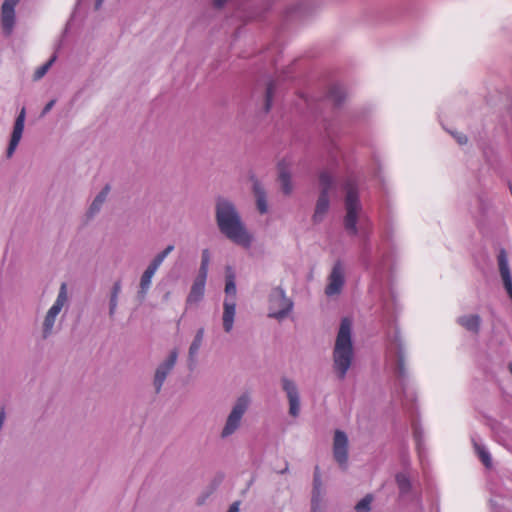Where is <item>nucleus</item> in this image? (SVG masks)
<instances>
[{"label": "nucleus", "mask_w": 512, "mask_h": 512, "mask_svg": "<svg viewBox=\"0 0 512 512\" xmlns=\"http://www.w3.org/2000/svg\"><path fill=\"white\" fill-rule=\"evenodd\" d=\"M178 352L177 350H172L169 355L160 363L155 369L153 376V387L155 393H160L162 390L163 384L166 381L168 375L174 369V366L177 362Z\"/></svg>", "instance_id": "9d476101"}, {"label": "nucleus", "mask_w": 512, "mask_h": 512, "mask_svg": "<svg viewBox=\"0 0 512 512\" xmlns=\"http://www.w3.org/2000/svg\"><path fill=\"white\" fill-rule=\"evenodd\" d=\"M282 390L285 392L288 404H289V415L296 418L300 414L301 402L300 393L297 384L294 380L288 377L281 378Z\"/></svg>", "instance_id": "9b49d317"}, {"label": "nucleus", "mask_w": 512, "mask_h": 512, "mask_svg": "<svg viewBox=\"0 0 512 512\" xmlns=\"http://www.w3.org/2000/svg\"><path fill=\"white\" fill-rule=\"evenodd\" d=\"M110 187L106 185L94 198L92 201L89 209H88V216L94 217L97 213L100 212L104 202L107 199V196L109 194Z\"/></svg>", "instance_id": "b1692460"}, {"label": "nucleus", "mask_w": 512, "mask_h": 512, "mask_svg": "<svg viewBox=\"0 0 512 512\" xmlns=\"http://www.w3.org/2000/svg\"><path fill=\"white\" fill-rule=\"evenodd\" d=\"M475 451L480 458L481 462L487 467L490 468L492 466V458L489 451L481 444L474 441Z\"/></svg>", "instance_id": "cd10ccee"}, {"label": "nucleus", "mask_w": 512, "mask_h": 512, "mask_svg": "<svg viewBox=\"0 0 512 512\" xmlns=\"http://www.w3.org/2000/svg\"><path fill=\"white\" fill-rule=\"evenodd\" d=\"M288 471V464H286L285 468H283V470L280 471L281 474H284Z\"/></svg>", "instance_id": "37998d69"}, {"label": "nucleus", "mask_w": 512, "mask_h": 512, "mask_svg": "<svg viewBox=\"0 0 512 512\" xmlns=\"http://www.w3.org/2000/svg\"><path fill=\"white\" fill-rule=\"evenodd\" d=\"M373 501V497L370 494H367L364 498H362L356 505V512H369L371 510V503Z\"/></svg>", "instance_id": "2f4dec72"}, {"label": "nucleus", "mask_w": 512, "mask_h": 512, "mask_svg": "<svg viewBox=\"0 0 512 512\" xmlns=\"http://www.w3.org/2000/svg\"><path fill=\"white\" fill-rule=\"evenodd\" d=\"M207 497H208V494L199 496V497L197 498V500H196V504H197L198 506L203 505V504L205 503V501H206V498H207Z\"/></svg>", "instance_id": "4c0bfd02"}, {"label": "nucleus", "mask_w": 512, "mask_h": 512, "mask_svg": "<svg viewBox=\"0 0 512 512\" xmlns=\"http://www.w3.org/2000/svg\"><path fill=\"white\" fill-rule=\"evenodd\" d=\"M344 190L346 193L344 199V229L349 236L361 235L360 261L364 268L371 273L373 285L381 284L386 265L385 257L380 248H377V259H373L372 247L369 241L370 229L366 227L369 221L363 211L355 184L348 180L344 184Z\"/></svg>", "instance_id": "f257e3e1"}, {"label": "nucleus", "mask_w": 512, "mask_h": 512, "mask_svg": "<svg viewBox=\"0 0 512 512\" xmlns=\"http://www.w3.org/2000/svg\"><path fill=\"white\" fill-rule=\"evenodd\" d=\"M227 512H239V503L238 502H235L233 503Z\"/></svg>", "instance_id": "58836bf2"}, {"label": "nucleus", "mask_w": 512, "mask_h": 512, "mask_svg": "<svg viewBox=\"0 0 512 512\" xmlns=\"http://www.w3.org/2000/svg\"><path fill=\"white\" fill-rule=\"evenodd\" d=\"M293 306V301L287 297L284 289L275 287L268 297V317L281 321L289 315Z\"/></svg>", "instance_id": "6e6552de"}, {"label": "nucleus", "mask_w": 512, "mask_h": 512, "mask_svg": "<svg viewBox=\"0 0 512 512\" xmlns=\"http://www.w3.org/2000/svg\"><path fill=\"white\" fill-rule=\"evenodd\" d=\"M166 257L167 255L162 251L153 258V260L149 263L148 266L157 271Z\"/></svg>", "instance_id": "72a5a7b5"}, {"label": "nucleus", "mask_w": 512, "mask_h": 512, "mask_svg": "<svg viewBox=\"0 0 512 512\" xmlns=\"http://www.w3.org/2000/svg\"><path fill=\"white\" fill-rule=\"evenodd\" d=\"M274 89H275L274 84L272 82L269 83L266 88V97H265V106H264L265 112H268L271 108Z\"/></svg>", "instance_id": "473e14b6"}, {"label": "nucleus", "mask_w": 512, "mask_h": 512, "mask_svg": "<svg viewBox=\"0 0 512 512\" xmlns=\"http://www.w3.org/2000/svg\"><path fill=\"white\" fill-rule=\"evenodd\" d=\"M457 323L467 331L477 334L480 330L481 317L477 314H466L458 317Z\"/></svg>", "instance_id": "412c9836"}, {"label": "nucleus", "mask_w": 512, "mask_h": 512, "mask_svg": "<svg viewBox=\"0 0 512 512\" xmlns=\"http://www.w3.org/2000/svg\"><path fill=\"white\" fill-rule=\"evenodd\" d=\"M55 103H56V100H55V99L50 100V101H49V102L44 106V108H43V110H42V112H41V115H40V116H41V117H44L46 114H48V113L51 111V109L54 107Z\"/></svg>", "instance_id": "c9c22d12"}, {"label": "nucleus", "mask_w": 512, "mask_h": 512, "mask_svg": "<svg viewBox=\"0 0 512 512\" xmlns=\"http://www.w3.org/2000/svg\"><path fill=\"white\" fill-rule=\"evenodd\" d=\"M174 250V245H168L163 252L168 256Z\"/></svg>", "instance_id": "a19ab883"}, {"label": "nucleus", "mask_w": 512, "mask_h": 512, "mask_svg": "<svg viewBox=\"0 0 512 512\" xmlns=\"http://www.w3.org/2000/svg\"><path fill=\"white\" fill-rule=\"evenodd\" d=\"M332 358L333 369L336 376L338 379L343 380L346 377L354 359L352 321L349 318H343L341 320Z\"/></svg>", "instance_id": "7ed1b4c3"}, {"label": "nucleus", "mask_w": 512, "mask_h": 512, "mask_svg": "<svg viewBox=\"0 0 512 512\" xmlns=\"http://www.w3.org/2000/svg\"><path fill=\"white\" fill-rule=\"evenodd\" d=\"M204 333H205L204 328H199L194 336V339H193L190 347H189L188 360L191 365H194L196 363L197 354L199 352L200 347L202 346Z\"/></svg>", "instance_id": "5701e85b"}, {"label": "nucleus", "mask_w": 512, "mask_h": 512, "mask_svg": "<svg viewBox=\"0 0 512 512\" xmlns=\"http://www.w3.org/2000/svg\"><path fill=\"white\" fill-rule=\"evenodd\" d=\"M229 0H213V6L215 8H223Z\"/></svg>", "instance_id": "e433bc0d"}, {"label": "nucleus", "mask_w": 512, "mask_h": 512, "mask_svg": "<svg viewBox=\"0 0 512 512\" xmlns=\"http://www.w3.org/2000/svg\"><path fill=\"white\" fill-rule=\"evenodd\" d=\"M345 284V267L342 261L337 260L328 277L327 285L325 287V295L327 297H333L339 295Z\"/></svg>", "instance_id": "1a4fd4ad"}, {"label": "nucleus", "mask_w": 512, "mask_h": 512, "mask_svg": "<svg viewBox=\"0 0 512 512\" xmlns=\"http://www.w3.org/2000/svg\"><path fill=\"white\" fill-rule=\"evenodd\" d=\"M415 437L418 439V432H415Z\"/></svg>", "instance_id": "49530a36"}, {"label": "nucleus", "mask_w": 512, "mask_h": 512, "mask_svg": "<svg viewBox=\"0 0 512 512\" xmlns=\"http://www.w3.org/2000/svg\"><path fill=\"white\" fill-rule=\"evenodd\" d=\"M311 512H327L326 506L310 507Z\"/></svg>", "instance_id": "ea45409f"}, {"label": "nucleus", "mask_w": 512, "mask_h": 512, "mask_svg": "<svg viewBox=\"0 0 512 512\" xmlns=\"http://www.w3.org/2000/svg\"><path fill=\"white\" fill-rule=\"evenodd\" d=\"M206 279L196 277L187 296L188 305L200 302L204 296Z\"/></svg>", "instance_id": "6ab92c4d"}, {"label": "nucleus", "mask_w": 512, "mask_h": 512, "mask_svg": "<svg viewBox=\"0 0 512 512\" xmlns=\"http://www.w3.org/2000/svg\"><path fill=\"white\" fill-rule=\"evenodd\" d=\"M55 60L56 55H52L47 62L39 66L33 74V80L39 81L40 79H42L45 76V74L49 71Z\"/></svg>", "instance_id": "7c9ffc66"}, {"label": "nucleus", "mask_w": 512, "mask_h": 512, "mask_svg": "<svg viewBox=\"0 0 512 512\" xmlns=\"http://www.w3.org/2000/svg\"><path fill=\"white\" fill-rule=\"evenodd\" d=\"M68 302V291L66 283H62L56 300L46 312L41 325V337L46 340L55 333V324L58 315Z\"/></svg>", "instance_id": "0eeeda50"}, {"label": "nucleus", "mask_w": 512, "mask_h": 512, "mask_svg": "<svg viewBox=\"0 0 512 512\" xmlns=\"http://www.w3.org/2000/svg\"><path fill=\"white\" fill-rule=\"evenodd\" d=\"M155 273L156 270L149 266H147V268L142 273L139 281V289L137 291V298L140 301H143L146 298L152 284V278L155 275Z\"/></svg>", "instance_id": "a211bd4d"}, {"label": "nucleus", "mask_w": 512, "mask_h": 512, "mask_svg": "<svg viewBox=\"0 0 512 512\" xmlns=\"http://www.w3.org/2000/svg\"><path fill=\"white\" fill-rule=\"evenodd\" d=\"M20 0H4L1 6L0 22L2 32L5 36H10L16 24L15 7Z\"/></svg>", "instance_id": "ddd939ff"}, {"label": "nucleus", "mask_w": 512, "mask_h": 512, "mask_svg": "<svg viewBox=\"0 0 512 512\" xmlns=\"http://www.w3.org/2000/svg\"><path fill=\"white\" fill-rule=\"evenodd\" d=\"M215 221L221 234L245 249L251 247L253 235L248 231L236 205L229 199L218 197L215 203Z\"/></svg>", "instance_id": "f03ea898"}, {"label": "nucleus", "mask_w": 512, "mask_h": 512, "mask_svg": "<svg viewBox=\"0 0 512 512\" xmlns=\"http://www.w3.org/2000/svg\"><path fill=\"white\" fill-rule=\"evenodd\" d=\"M509 191H510L511 196H512V181H511V182H509Z\"/></svg>", "instance_id": "c03bdc74"}, {"label": "nucleus", "mask_w": 512, "mask_h": 512, "mask_svg": "<svg viewBox=\"0 0 512 512\" xmlns=\"http://www.w3.org/2000/svg\"><path fill=\"white\" fill-rule=\"evenodd\" d=\"M333 457L341 469L348 467V437L345 432L336 430L333 438Z\"/></svg>", "instance_id": "f8f14e48"}, {"label": "nucleus", "mask_w": 512, "mask_h": 512, "mask_svg": "<svg viewBox=\"0 0 512 512\" xmlns=\"http://www.w3.org/2000/svg\"><path fill=\"white\" fill-rule=\"evenodd\" d=\"M326 489L324 487L319 466H315L310 507L325 506Z\"/></svg>", "instance_id": "4468645a"}, {"label": "nucleus", "mask_w": 512, "mask_h": 512, "mask_svg": "<svg viewBox=\"0 0 512 512\" xmlns=\"http://www.w3.org/2000/svg\"><path fill=\"white\" fill-rule=\"evenodd\" d=\"M236 315V300L225 298L223 302L222 324L226 333H230L234 326Z\"/></svg>", "instance_id": "f3484780"}, {"label": "nucleus", "mask_w": 512, "mask_h": 512, "mask_svg": "<svg viewBox=\"0 0 512 512\" xmlns=\"http://www.w3.org/2000/svg\"><path fill=\"white\" fill-rule=\"evenodd\" d=\"M497 262L504 288L512 301V276L509 267L508 256L504 249L499 251Z\"/></svg>", "instance_id": "dca6fc26"}, {"label": "nucleus", "mask_w": 512, "mask_h": 512, "mask_svg": "<svg viewBox=\"0 0 512 512\" xmlns=\"http://www.w3.org/2000/svg\"><path fill=\"white\" fill-rule=\"evenodd\" d=\"M386 360L388 365L393 369L403 393H405L408 370L405 367V345L398 330H394L389 336Z\"/></svg>", "instance_id": "20e7f679"}, {"label": "nucleus", "mask_w": 512, "mask_h": 512, "mask_svg": "<svg viewBox=\"0 0 512 512\" xmlns=\"http://www.w3.org/2000/svg\"><path fill=\"white\" fill-rule=\"evenodd\" d=\"M337 180L332 171L324 169L319 173V195L315 204L312 222L321 223L330 208L331 195L336 193Z\"/></svg>", "instance_id": "39448f33"}, {"label": "nucleus", "mask_w": 512, "mask_h": 512, "mask_svg": "<svg viewBox=\"0 0 512 512\" xmlns=\"http://www.w3.org/2000/svg\"><path fill=\"white\" fill-rule=\"evenodd\" d=\"M103 2H104V0H96L95 9L98 10L101 7Z\"/></svg>", "instance_id": "79ce46f5"}, {"label": "nucleus", "mask_w": 512, "mask_h": 512, "mask_svg": "<svg viewBox=\"0 0 512 512\" xmlns=\"http://www.w3.org/2000/svg\"><path fill=\"white\" fill-rule=\"evenodd\" d=\"M25 117H26V110L25 108L23 107L19 114L17 115L16 119H15V122H14V126H13V131H12V134H11V138H10V142H9V145H8V148H7V151H6V154H7V157L10 158L12 157V155L14 154L21 138H22V134H23V130H24V125H25Z\"/></svg>", "instance_id": "2eb2a0df"}, {"label": "nucleus", "mask_w": 512, "mask_h": 512, "mask_svg": "<svg viewBox=\"0 0 512 512\" xmlns=\"http://www.w3.org/2000/svg\"><path fill=\"white\" fill-rule=\"evenodd\" d=\"M509 371H510V373L512 375V364H509Z\"/></svg>", "instance_id": "a18cd8bd"}, {"label": "nucleus", "mask_w": 512, "mask_h": 512, "mask_svg": "<svg viewBox=\"0 0 512 512\" xmlns=\"http://www.w3.org/2000/svg\"><path fill=\"white\" fill-rule=\"evenodd\" d=\"M451 134L459 145H464L468 141L467 136L461 132H451Z\"/></svg>", "instance_id": "f704fd0d"}, {"label": "nucleus", "mask_w": 512, "mask_h": 512, "mask_svg": "<svg viewBox=\"0 0 512 512\" xmlns=\"http://www.w3.org/2000/svg\"><path fill=\"white\" fill-rule=\"evenodd\" d=\"M328 97L336 105H340L345 98V92L343 87H341L340 85L331 86L328 92Z\"/></svg>", "instance_id": "c85d7f7f"}, {"label": "nucleus", "mask_w": 512, "mask_h": 512, "mask_svg": "<svg viewBox=\"0 0 512 512\" xmlns=\"http://www.w3.org/2000/svg\"><path fill=\"white\" fill-rule=\"evenodd\" d=\"M225 293H226V298L235 299V296H236L235 276L230 267H227V269H226Z\"/></svg>", "instance_id": "a878e982"}, {"label": "nucleus", "mask_w": 512, "mask_h": 512, "mask_svg": "<svg viewBox=\"0 0 512 512\" xmlns=\"http://www.w3.org/2000/svg\"><path fill=\"white\" fill-rule=\"evenodd\" d=\"M279 181H280L282 192L286 195H289L293 190V186H292V183L290 180V174L282 166V164L279 167Z\"/></svg>", "instance_id": "bb28decb"}, {"label": "nucleus", "mask_w": 512, "mask_h": 512, "mask_svg": "<svg viewBox=\"0 0 512 512\" xmlns=\"http://www.w3.org/2000/svg\"><path fill=\"white\" fill-rule=\"evenodd\" d=\"M395 481L399 489V495L401 497L407 496L412 492V481L408 474L399 472L395 476Z\"/></svg>", "instance_id": "393cba45"}, {"label": "nucleus", "mask_w": 512, "mask_h": 512, "mask_svg": "<svg viewBox=\"0 0 512 512\" xmlns=\"http://www.w3.org/2000/svg\"><path fill=\"white\" fill-rule=\"evenodd\" d=\"M253 194L256 200V207L260 214L268 212L267 195L264 187L258 180L253 181Z\"/></svg>", "instance_id": "aec40b11"}, {"label": "nucleus", "mask_w": 512, "mask_h": 512, "mask_svg": "<svg viewBox=\"0 0 512 512\" xmlns=\"http://www.w3.org/2000/svg\"><path fill=\"white\" fill-rule=\"evenodd\" d=\"M122 291V284L120 280H117L113 283L110 295H109V309H108V315L110 319H114L117 309H118V303H119V296Z\"/></svg>", "instance_id": "4be33fe9"}, {"label": "nucleus", "mask_w": 512, "mask_h": 512, "mask_svg": "<svg viewBox=\"0 0 512 512\" xmlns=\"http://www.w3.org/2000/svg\"><path fill=\"white\" fill-rule=\"evenodd\" d=\"M250 403L251 398L248 394H242L236 399L221 430L220 437L222 439L230 437L241 427L242 419Z\"/></svg>", "instance_id": "423d86ee"}, {"label": "nucleus", "mask_w": 512, "mask_h": 512, "mask_svg": "<svg viewBox=\"0 0 512 512\" xmlns=\"http://www.w3.org/2000/svg\"><path fill=\"white\" fill-rule=\"evenodd\" d=\"M210 263V253L208 249H204L201 255V264L197 277L207 279L208 267Z\"/></svg>", "instance_id": "c756f323"}]
</instances>
